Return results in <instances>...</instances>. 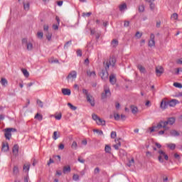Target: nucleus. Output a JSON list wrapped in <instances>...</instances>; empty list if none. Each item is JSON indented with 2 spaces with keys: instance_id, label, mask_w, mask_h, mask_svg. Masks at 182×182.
I'll use <instances>...</instances> for the list:
<instances>
[{
  "instance_id": "f257e3e1",
  "label": "nucleus",
  "mask_w": 182,
  "mask_h": 182,
  "mask_svg": "<svg viewBox=\"0 0 182 182\" xmlns=\"http://www.w3.org/2000/svg\"><path fill=\"white\" fill-rule=\"evenodd\" d=\"M105 70H102L101 73H100V76L102 80H107L109 79V73L107 72L109 68L112 66L114 68V65H116V58L112 57L106 62L103 63Z\"/></svg>"
},
{
  "instance_id": "f03ea898",
  "label": "nucleus",
  "mask_w": 182,
  "mask_h": 182,
  "mask_svg": "<svg viewBox=\"0 0 182 182\" xmlns=\"http://www.w3.org/2000/svg\"><path fill=\"white\" fill-rule=\"evenodd\" d=\"M76 77H77V72L76 70H72L70 71L68 76L66 77V80H68V82H73L76 80Z\"/></svg>"
},
{
  "instance_id": "7ed1b4c3",
  "label": "nucleus",
  "mask_w": 182,
  "mask_h": 182,
  "mask_svg": "<svg viewBox=\"0 0 182 182\" xmlns=\"http://www.w3.org/2000/svg\"><path fill=\"white\" fill-rule=\"evenodd\" d=\"M92 119H94L95 122H96L98 126H106V121L104 119H102V118L99 117L97 114H92Z\"/></svg>"
},
{
  "instance_id": "20e7f679",
  "label": "nucleus",
  "mask_w": 182,
  "mask_h": 182,
  "mask_svg": "<svg viewBox=\"0 0 182 182\" xmlns=\"http://www.w3.org/2000/svg\"><path fill=\"white\" fill-rule=\"evenodd\" d=\"M159 156H158V160L159 161V163H164V160L163 159V158L167 161L168 160V155H167L166 154V152H164L162 150H160L158 151Z\"/></svg>"
},
{
  "instance_id": "39448f33",
  "label": "nucleus",
  "mask_w": 182,
  "mask_h": 182,
  "mask_svg": "<svg viewBox=\"0 0 182 182\" xmlns=\"http://www.w3.org/2000/svg\"><path fill=\"white\" fill-rule=\"evenodd\" d=\"M12 132H16V129L15 128H6L4 129V136L6 140H11V137H12Z\"/></svg>"
},
{
  "instance_id": "423d86ee",
  "label": "nucleus",
  "mask_w": 182,
  "mask_h": 182,
  "mask_svg": "<svg viewBox=\"0 0 182 182\" xmlns=\"http://www.w3.org/2000/svg\"><path fill=\"white\" fill-rule=\"evenodd\" d=\"M155 129L159 132L160 129H165V130H168V127H164V121H160L159 123L157 124L156 126H155Z\"/></svg>"
},
{
  "instance_id": "0eeeda50",
  "label": "nucleus",
  "mask_w": 182,
  "mask_h": 182,
  "mask_svg": "<svg viewBox=\"0 0 182 182\" xmlns=\"http://www.w3.org/2000/svg\"><path fill=\"white\" fill-rule=\"evenodd\" d=\"M164 127H167L168 124H170L171 126H173V124L176 123V118L174 117H170L168 118L167 121H164Z\"/></svg>"
},
{
  "instance_id": "6e6552de",
  "label": "nucleus",
  "mask_w": 182,
  "mask_h": 182,
  "mask_svg": "<svg viewBox=\"0 0 182 182\" xmlns=\"http://www.w3.org/2000/svg\"><path fill=\"white\" fill-rule=\"evenodd\" d=\"M154 34L151 33L150 36V40L149 41L148 46H149V48H153V46H155L156 45V41H154Z\"/></svg>"
},
{
  "instance_id": "1a4fd4ad",
  "label": "nucleus",
  "mask_w": 182,
  "mask_h": 182,
  "mask_svg": "<svg viewBox=\"0 0 182 182\" xmlns=\"http://www.w3.org/2000/svg\"><path fill=\"white\" fill-rule=\"evenodd\" d=\"M120 140H122V138H119L117 139H115V144L112 146L115 150H119L120 147L122 146V142H120Z\"/></svg>"
},
{
  "instance_id": "9d476101",
  "label": "nucleus",
  "mask_w": 182,
  "mask_h": 182,
  "mask_svg": "<svg viewBox=\"0 0 182 182\" xmlns=\"http://www.w3.org/2000/svg\"><path fill=\"white\" fill-rule=\"evenodd\" d=\"M160 107L161 109H162V110H166V109L168 107V101L162 100V101L161 102Z\"/></svg>"
},
{
  "instance_id": "9b49d317",
  "label": "nucleus",
  "mask_w": 182,
  "mask_h": 182,
  "mask_svg": "<svg viewBox=\"0 0 182 182\" xmlns=\"http://www.w3.org/2000/svg\"><path fill=\"white\" fill-rule=\"evenodd\" d=\"M12 151L13 154L16 156V157L18 156L19 154V146L18 144H15L13 146Z\"/></svg>"
},
{
  "instance_id": "f8f14e48",
  "label": "nucleus",
  "mask_w": 182,
  "mask_h": 182,
  "mask_svg": "<svg viewBox=\"0 0 182 182\" xmlns=\"http://www.w3.org/2000/svg\"><path fill=\"white\" fill-rule=\"evenodd\" d=\"M1 151H4V153H6V151H9V144H8V142L2 143Z\"/></svg>"
},
{
  "instance_id": "ddd939ff",
  "label": "nucleus",
  "mask_w": 182,
  "mask_h": 182,
  "mask_svg": "<svg viewBox=\"0 0 182 182\" xmlns=\"http://www.w3.org/2000/svg\"><path fill=\"white\" fill-rule=\"evenodd\" d=\"M18 2H22L24 11H29L30 4L28 1L25 2V0H18Z\"/></svg>"
},
{
  "instance_id": "4468645a",
  "label": "nucleus",
  "mask_w": 182,
  "mask_h": 182,
  "mask_svg": "<svg viewBox=\"0 0 182 182\" xmlns=\"http://www.w3.org/2000/svg\"><path fill=\"white\" fill-rule=\"evenodd\" d=\"M156 73L158 76H161L164 73V68L162 66H158L156 68Z\"/></svg>"
},
{
  "instance_id": "2eb2a0df",
  "label": "nucleus",
  "mask_w": 182,
  "mask_h": 182,
  "mask_svg": "<svg viewBox=\"0 0 182 182\" xmlns=\"http://www.w3.org/2000/svg\"><path fill=\"white\" fill-rule=\"evenodd\" d=\"M112 92H110V90L108 89H105V92L102 93V99H106L107 96H111Z\"/></svg>"
},
{
  "instance_id": "dca6fc26",
  "label": "nucleus",
  "mask_w": 182,
  "mask_h": 182,
  "mask_svg": "<svg viewBox=\"0 0 182 182\" xmlns=\"http://www.w3.org/2000/svg\"><path fill=\"white\" fill-rule=\"evenodd\" d=\"M116 82H117V80L116 78V75L111 74L109 75V82L111 83V85H116Z\"/></svg>"
},
{
  "instance_id": "f3484780",
  "label": "nucleus",
  "mask_w": 182,
  "mask_h": 182,
  "mask_svg": "<svg viewBox=\"0 0 182 182\" xmlns=\"http://www.w3.org/2000/svg\"><path fill=\"white\" fill-rule=\"evenodd\" d=\"M86 99H87V102H88V103H90L92 107H95V98L93 97V95H91Z\"/></svg>"
},
{
  "instance_id": "a211bd4d",
  "label": "nucleus",
  "mask_w": 182,
  "mask_h": 182,
  "mask_svg": "<svg viewBox=\"0 0 182 182\" xmlns=\"http://www.w3.org/2000/svg\"><path fill=\"white\" fill-rule=\"evenodd\" d=\"M178 103V100H171L170 101H168V107L169 106V107H174V106H176V105H177Z\"/></svg>"
},
{
  "instance_id": "6ab92c4d",
  "label": "nucleus",
  "mask_w": 182,
  "mask_h": 182,
  "mask_svg": "<svg viewBox=\"0 0 182 182\" xmlns=\"http://www.w3.org/2000/svg\"><path fill=\"white\" fill-rule=\"evenodd\" d=\"M119 9L120 12H124L126 9H127V4L126 3H123L119 6Z\"/></svg>"
},
{
  "instance_id": "aec40b11",
  "label": "nucleus",
  "mask_w": 182,
  "mask_h": 182,
  "mask_svg": "<svg viewBox=\"0 0 182 182\" xmlns=\"http://www.w3.org/2000/svg\"><path fill=\"white\" fill-rule=\"evenodd\" d=\"M62 93L64 95V96H70L71 91L70 89L63 88Z\"/></svg>"
},
{
  "instance_id": "412c9836",
  "label": "nucleus",
  "mask_w": 182,
  "mask_h": 182,
  "mask_svg": "<svg viewBox=\"0 0 182 182\" xmlns=\"http://www.w3.org/2000/svg\"><path fill=\"white\" fill-rule=\"evenodd\" d=\"M170 134H171V136H173V137H178V136H180V133L176 129L171 130Z\"/></svg>"
},
{
  "instance_id": "4be33fe9",
  "label": "nucleus",
  "mask_w": 182,
  "mask_h": 182,
  "mask_svg": "<svg viewBox=\"0 0 182 182\" xmlns=\"http://www.w3.org/2000/svg\"><path fill=\"white\" fill-rule=\"evenodd\" d=\"M1 85L4 86V87H6L8 86V80L6 78L2 77L0 80Z\"/></svg>"
},
{
  "instance_id": "5701e85b",
  "label": "nucleus",
  "mask_w": 182,
  "mask_h": 182,
  "mask_svg": "<svg viewBox=\"0 0 182 182\" xmlns=\"http://www.w3.org/2000/svg\"><path fill=\"white\" fill-rule=\"evenodd\" d=\"M130 108H131L132 113L133 114H136L139 112V109L137 108V107L134 105H131Z\"/></svg>"
},
{
  "instance_id": "b1692460",
  "label": "nucleus",
  "mask_w": 182,
  "mask_h": 182,
  "mask_svg": "<svg viewBox=\"0 0 182 182\" xmlns=\"http://www.w3.org/2000/svg\"><path fill=\"white\" fill-rule=\"evenodd\" d=\"M82 95H84V96H85L86 99H87V97H90V96H92V95H90V93H89V90H86L85 88L82 89Z\"/></svg>"
},
{
  "instance_id": "393cba45",
  "label": "nucleus",
  "mask_w": 182,
  "mask_h": 182,
  "mask_svg": "<svg viewBox=\"0 0 182 182\" xmlns=\"http://www.w3.org/2000/svg\"><path fill=\"white\" fill-rule=\"evenodd\" d=\"M71 170L72 169L70 168V166H65L63 167V173H64V174H66V173H70Z\"/></svg>"
},
{
  "instance_id": "a878e982",
  "label": "nucleus",
  "mask_w": 182,
  "mask_h": 182,
  "mask_svg": "<svg viewBox=\"0 0 182 182\" xmlns=\"http://www.w3.org/2000/svg\"><path fill=\"white\" fill-rule=\"evenodd\" d=\"M59 137H60V132H58L55 131L53 132V140H58V139H59Z\"/></svg>"
},
{
  "instance_id": "bb28decb",
  "label": "nucleus",
  "mask_w": 182,
  "mask_h": 182,
  "mask_svg": "<svg viewBox=\"0 0 182 182\" xmlns=\"http://www.w3.org/2000/svg\"><path fill=\"white\" fill-rule=\"evenodd\" d=\"M13 174L14 176H18L19 174V168H18V166H14Z\"/></svg>"
},
{
  "instance_id": "cd10ccee",
  "label": "nucleus",
  "mask_w": 182,
  "mask_h": 182,
  "mask_svg": "<svg viewBox=\"0 0 182 182\" xmlns=\"http://www.w3.org/2000/svg\"><path fill=\"white\" fill-rule=\"evenodd\" d=\"M137 69H139V72H141V73H146V68L144 67H143V65H138Z\"/></svg>"
},
{
  "instance_id": "c85d7f7f",
  "label": "nucleus",
  "mask_w": 182,
  "mask_h": 182,
  "mask_svg": "<svg viewBox=\"0 0 182 182\" xmlns=\"http://www.w3.org/2000/svg\"><path fill=\"white\" fill-rule=\"evenodd\" d=\"M34 119H36L37 120H39V122H42L43 117L42 116V114L37 113Z\"/></svg>"
},
{
  "instance_id": "c756f323",
  "label": "nucleus",
  "mask_w": 182,
  "mask_h": 182,
  "mask_svg": "<svg viewBox=\"0 0 182 182\" xmlns=\"http://www.w3.org/2000/svg\"><path fill=\"white\" fill-rule=\"evenodd\" d=\"M105 151L110 154L112 153V147L109 145H105Z\"/></svg>"
},
{
  "instance_id": "7c9ffc66",
  "label": "nucleus",
  "mask_w": 182,
  "mask_h": 182,
  "mask_svg": "<svg viewBox=\"0 0 182 182\" xmlns=\"http://www.w3.org/2000/svg\"><path fill=\"white\" fill-rule=\"evenodd\" d=\"M87 76H89V77H90L92 76L95 77V76H96V72L87 70Z\"/></svg>"
},
{
  "instance_id": "2f4dec72",
  "label": "nucleus",
  "mask_w": 182,
  "mask_h": 182,
  "mask_svg": "<svg viewBox=\"0 0 182 182\" xmlns=\"http://www.w3.org/2000/svg\"><path fill=\"white\" fill-rule=\"evenodd\" d=\"M21 72L24 75L25 77H29V72L26 69H21Z\"/></svg>"
},
{
  "instance_id": "473e14b6",
  "label": "nucleus",
  "mask_w": 182,
  "mask_h": 182,
  "mask_svg": "<svg viewBox=\"0 0 182 182\" xmlns=\"http://www.w3.org/2000/svg\"><path fill=\"white\" fill-rule=\"evenodd\" d=\"M166 146L171 150H175L176 149V144H166Z\"/></svg>"
},
{
  "instance_id": "72a5a7b5",
  "label": "nucleus",
  "mask_w": 182,
  "mask_h": 182,
  "mask_svg": "<svg viewBox=\"0 0 182 182\" xmlns=\"http://www.w3.org/2000/svg\"><path fill=\"white\" fill-rule=\"evenodd\" d=\"M72 45V40H70L69 41L66 42L64 45V49H68L69 46Z\"/></svg>"
},
{
  "instance_id": "f704fd0d",
  "label": "nucleus",
  "mask_w": 182,
  "mask_h": 182,
  "mask_svg": "<svg viewBox=\"0 0 182 182\" xmlns=\"http://www.w3.org/2000/svg\"><path fill=\"white\" fill-rule=\"evenodd\" d=\"M27 46V50H32V49H33V45L32 44V43H28L26 44Z\"/></svg>"
},
{
  "instance_id": "c9c22d12",
  "label": "nucleus",
  "mask_w": 182,
  "mask_h": 182,
  "mask_svg": "<svg viewBox=\"0 0 182 182\" xmlns=\"http://www.w3.org/2000/svg\"><path fill=\"white\" fill-rule=\"evenodd\" d=\"M133 164H134V159L132 158L131 160L129 161V162L127 164V166H128V167H132V166H133Z\"/></svg>"
},
{
  "instance_id": "e433bc0d",
  "label": "nucleus",
  "mask_w": 182,
  "mask_h": 182,
  "mask_svg": "<svg viewBox=\"0 0 182 182\" xmlns=\"http://www.w3.org/2000/svg\"><path fill=\"white\" fill-rule=\"evenodd\" d=\"M71 149H73V150H77V143L76 142V141H74L71 145Z\"/></svg>"
},
{
  "instance_id": "4c0bfd02",
  "label": "nucleus",
  "mask_w": 182,
  "mask_h": 182,
  "mask_svg": "<svg viewBox=\"0 0 182 182\" xmlns=\"http://www.w3.org/2000/svg\"><path fill=\"white\" fill-rule=\"evenodd\" d=\"M68 106H69L70 109H71V110H76L77 109V107L72 105V103L68 102Z\"/></svg>"
},
{
  "instance_id": "58836bf2",
  "label": "nucleus",
  "mask_w": 182,
  "mask_h": 182,
  "mask_svg": "<svg viewBox=\"0 0 182 182\" xmlns=\"http://www.w3.org/2000/svg\"><path fill=\"white\" fill-rule=\"evenodd\" d=\"M171 19H174V21H176V19H178V14L177 13H174L171 16Z\"/></svg>"
},
{
  "instance_id": "ea45409f",
  "label": "nucleus",
  "mask_w": 182,
  "mask_h": 182,
  "mask_svg": "<svg viewBox=\"0 0 182 182\" xmlns=\"http://www.w3.org/2000/svg\"><path fill=\"white\" fill-rule=\"evenodd\" d=\"M46 36L48 41H50V39H52V33L47 32Z\"/></svg>"
},
{
  "instance_id": "a19ab883",
  "label": "nucleus",
  "mask_w": 182,
  "mask_h": 182,
  "mask_svg": "<svg viewBox=\"0 0 182 182\" xmlns=\"http://www.w3.org/2000/svg\"><path fill=\"white\" fill-rule=\"evenodd\" d=\"M143 36V33H140L139 31H137L135 34V37L137 38L138 39H140Z\"/></svg>"
},
{
  "instance_id": "79ce46f5",
  "label": "nucleus",
  "mask_w": 182,
  "mask_h": 182,
  "mask_svg": "<svg viewBox=\"0 0 182 182\" xmlns=\"http://www.w3.org/2000/svg\"><path fill=\"white\" fill-rule=\"evenodd\" d=\"M173 86H174L175 87H178V89H181V88H182V85H181V83L174 82V83H173Z\"/></svg>"
},
{
  "instance_id": "37998d69",
  "label": "nucleus",
  "mask_w": 182,
  "mask_h": 182,
  "mask_svg": "<svg viewBox=\"0 0 182 182\" xmlns=\"http://www.w3.org/2000/svg\"><path fill=\"white\" fill-rule=\"evenodd\" d=\"M43 31H44V32H46V33L49 32V26L45 24L43 26Z\"/></svg>"
},
{
  "instance_id": "c03bdc74",
  "label": "nucleus",
  "mask_w": 182,
  "mask_h": 182,
  "mask_svg": "<svg viewBox=\"0 0 182 182\" xmlns=\"http://www.w3.org/2000/svg\"><path fill=\"white\" fill-rule=\"evenodd\" d=\"M90 15H92V12L82 13V16H83V18H85V16L89 18V16H90Z\"/></svg>"
},
{
  "instance_id": "a18cd8bd",
  "label": "nucleus",
  "mask_w": 182,
  "mask_h": 182,
  "mask_svg": "<svg viewBox=\"0 0 182 182\" xmlns=\"http://www.w3.org/2000/svg\"><path fill=\"white\" fill-rule=\"evenodd\" d=\"M114 120H117V121L120 120V114H114Z\"/></svg>"
},
{
  "instance_id": "49530a36",
  "label": "nucleus",
  "mask_w": 182,
  "mask_h": 182,
  "mask_svg": "<svg viewBox=\"0 0 182 182\" xmlns=\"http://www.w3.org/2000/svg\"><path fill=\"white\" fill-rule=\"evenodd\" d=\"M73 180H74V181H79V175L77 174H74L73 176Z\"/></svg>"
},
{
  "instance_id": "de8ad7c7",
  "label": "nucleus",
  "mask_w": 182,
  "mask_h": 182,
  "mask_svg": "<svg viewBox=\"0 0 182 182\" xmlns=\"http://www.w3.org/2000/svg\"><path fill=\"white\" fill-rule=\"evenodd\" d=\"M149 130L150 131V133H153V132H157V129H156L155 126H153L152 127H149Z\"/></svg>"
},
{
  "instance_id": "09e8293b",
  "label": "nucleus",
  "mask_w": 182,
  "mask_h": 182,
  "mask_svg": "<svg viewBox=\"0 0 182 182\" xmlns=\"http://www.w3.org/2000/svg\"><path fill=\"white\" fill-rule=\"evenodd\" d=\"M37 105H38L40 107H43V102L41 100H37Z\"/></svg>"
},
{
  "instance_id": "8fccbe9b",
  "label": "nucleus",
  "mask_w": 182,
  "mask_h": 182,
  "mask_svg": "<svg viewBox=\"0 0 182 182\" xmlns=\"http://www.w3.org/2000/svg\"><path fill=\"white\" fill-rule=\"evenodd\" d=\"M55 119L56 120H60V119H62V113H59L58 115H55Z\"/></svg>"
},
{
  "instance_id": "3c124183",
  "label": "nucleus",
  "mask_w": 182,
  "mask_h": 182,
  "mask_svg": "<svg viewBox=\"0 0 182 182\" xmlns=\"http://www.w3.org/2000/svg\"><path fill=\"white\" fill-rule=\"evenodd\" d=\"M150 4V9H151V11H154V9L156 8V4H154V3L151 2Z\"/></svg>"
},
{
  "instance_id": "603ef678",
  "label": "nucleus",
  "mask_w": 182,
  "mask_h": 182,
  "mask_svg": "<svg viewBox=\"0 0 182 182\" xmlns=\"http://www.w3.org/2000/svg\"><path fill=\"white\" fill-rule=\"evenodd\" d=\"M139 12H143L144 11V5H140L139 6Z\"/></svg>"
},
{
  "instance_id": "864d4df0",
  "label": "nucleus",
  "mask_w": 182,
  "mask_h": 182,
  "mask_svg": "<svg viewBox=\"0 0 182 182\" xmlns=\"http://www.w3.org/2000/svg\"><path fill=\"white\" fill-rule=\"evenodd\" d=\"M112 44L114 45V46H117V45H119V41L116 39H114L112 41Z\"/></svg>"
},
{
  "instance_id": "5fc2aeb1",
  "label": "nucleus",
  "mask_w": 182,
  "mask_h": 182,
  "mask_svg": "<svg viewBox=\"0 0 182 182\" xmlns=\"http://www.w3.org/2000/svg\"><path fill=\"white\" fill-rule=\"evenodd\" d=\"M119 154H120V156H125L126 151H124L123 149H119Z\"/></svg>"
},
{
  "instance_id": "6e6d98bb",
  "label": "nucleus",
  "mask_w": 182,
  "mask_h": 182,
  "mask_svg": "<svg viewBox=\"0 0 182 182\" xmlns=\"http://www.w3.org/2000/svg\"><path fill=\"white\" fill-rule=\"evenodd\" d=\"M117 134H116V132H111V139H116Z\"/></svg>"
},
{
  "instance_id": "4d7b16f0",
  "label": "nucleus",
  "mask_w": 182,
  "mask_h": 182,
  "mask_svg": "<svg viewBox=\"0 0 182 182\" xmlns=\"http://www.w3.org/2000/svg\"><path fill=\"white\" fill-rule=\"evenodd\" d=\"M37 36L39 38V39H42L43 38V32H38L37 33Z\"/></svg>"
},
{
  "instance_id": "13d9d810",
  "label": "nucleus",
  "mask_w": 182,
  "mask_h": 182,
  "mask_svg": "<svg viewBox=\"0 0 182 182\" xmlns=\"http://www.w3.org/2000/svg\"><path fill=\"white\" fill-rule=\"evenodd\" d=\"M31 166L30 165H23V170H27V171H29Z\"/></svg>"
},
{
  "instance_id": "bf43d9fd",
  "label": "nucleus",
  "mask_w": 182,
  "mask_h": 182,
  "mask_svg": "<svg viewBox=\"0 0 182 182\" xmlns=\"http://www.w3.org/2000/svg\"><path fill=\"white\" fill-rule=\"evenodd\" d=\"M99 173H100V168H99V167L95 168L94 170V174H99Z\"/></svg>"
},
{
  "instance_id": "052dcab7",
  "label": "nucleus",
  "mask_w": 182,
  "mask_h": 182,
  "mask_svg": "<svg viewBox=\"0 0 182 182\" xmlns=\"http://www.w3.org/2000/svg\"><path fill=\"white\" fill-rule=\"evenodd\" d=\"M93 132L98 133V134H100V136H102V134H103V131H102V130L94 129Z\"/></svg>"
},
{
  "instance_id": "680f3d73",
  "label": "nucleus",
  "mask_w": 182,
  "mask_h": 182,
  "mask_svg": "<svg viewBox=\"0 0 182 182\" xmlns=\"http://www.w3.org/2000/svg\"><path fill=\"white\" fill-rule=\"evenodd\" d=\"M53 29H54V31H58V29H59V24H53Z\"/></svg>"
},
{
  "instance_id": "e2e57ef3",
  "label": "nucleus",
  "mask_w": 182,
  "mask_h": 182,
  "mask_svg": "<svg viewBox=\"0 0 182 182\" xmlns=\"http://www.w3.org/2000/svg\"><path fill=\"white\" fill-rule=\"evenodd\" d=\"M130 25V22L129 21H125L124 23V26L127 28Z\"/></svg>"
},
{
  "instance_id": "0e129e2a",
  "label": "nucleus",
  "mask_w": 182,
  "mask_h": 182,
  "mask_svg": "<svg viewBox=\"0 0 182 182\" xmlns=\"http://www.w3.org/2000/svg\"><path fill=\"white\" fill-rule=\"evenodd\" d=\"M77 56H82V50L80 49L77 50Z\"/></svg>"
},
{
  "instance_id": "69168bd1",
  "label": "nucleus",
  "mask_w": 182,
  "mask_h": 182,
  "mask_svg": "<svg viewBox=\"0 0 182 182\" xmlns=\"http://www.w3.org/2000/svg\"><path fill=\"white\" fill-rule=\"evenodd\" d=\"M178 65H182V58H179L176 60Z\"/></svg>"
},
{
  "instance_id": "338daca9",
  "label": "nucleus",
  "mask_w": 182,
  "mask_h": 182,
  "mask_svg": "<svg viewBox=\"0 0 182 182\" xmlns=\"http://www.w3.org/2000/svg\"><path fill=\"white\" fill-rule=\"evenodd\" d=\"M77 160L80 163H82V164H85V159L79 157Z\"/></svg>"
},
{
  "instance_id": "774afa93",
  "label": "nucleus",
  "mask_w": 182,
  "mask_h": 182,
  "mask_svg": "<svg viewBox=\"0 0 182 182\" xmlns=\"http://www.w3.org/2000/svg\"><path fill=\"white\" fill-rule=\"evenodd\" d=\"M24 182H29V176H24Z\"/></svg>"
}]
</instances>
